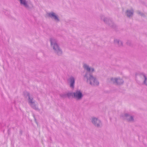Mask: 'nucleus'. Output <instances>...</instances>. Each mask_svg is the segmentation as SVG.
Wrapping results in <instances>:
<instances>
[{
    "label": "nucleus",
    "instance_id": "nucleus-17",
    "mask_svg": "<svg viewBox=\"0 0 147 147\" xmlns=\"http://www.w3.org/2000/svg\"><path fill=\"white\" fill-rule=\"evenodd\" d=\"M138 13L141 15V16H142L143 15V14L142 13H141L140 11L138 12Z\"/></svg>",
    "mask_w": 147,
    "mask_h": 147
},
{
    "label": "nucleus",
    "instance_id": "nucleus-12",
    "mask_svg": "<svg viewBox=\"0 0 147 147\" xmlns=\"http://www.w3.org/2000/svg\"><path fill=\"white\" fill-rule=\"evenodd\" d=\"M134 10L133 9L127 10L125 12V15L129 18L132 17L133 15Z\"/></svg>",
    "mask_w": 147,
    "mask_h": 147
},
{
    "label": "nucleus",
    "instance_id": "nucleus-1",
    "mask_svg": "<svg viewBox=\"0 0 147 147\" xmlns=\"http://www.w3.org/2000/svg\"><path fill=\"white\" fill-rule=\"evenodd\" d=\"M84 69L87 71L84 76V79L86 80L87 83L92 86H98L99 83L97 79L93 76L92 73L94 71L93 68H90L89 66L86 64L83 65Z\"/></svg>",
    "mask_w": 147,
    "mask_h": 147
},
{
    "label": "nucleus",
    "instance_id": "nucleus-8",
    "mask_svg": "<svg viewBox=\"0 0 147 147\" xmlns=\"http://www.w3.org/2000/svg\"><path fill=\"white\" fill-rule=\"evenodd\" d=\"M109 80L113 84L117 85H121L123 82V80L119 78H111Z\"/></svg>",
    "mask_w": 147,
    "mask_h": 147
},
{
    "label": "nucleus",
    "instance_id": "nucleus-16",
    "mask_svg": "<svg viewBox=\"0 0 147 147\" xmlns=\"http://www.w3.org/2000/svg\"><path fill=\"white\" fill-rule=\"evenodd\" d=\"M66 94H60V96L62 97H64L66 96Z\"/></svg>",
    "mask_w": 147,
    "mask_h": 147
},
{
    "label": "nucleus",
    "instance_id": "nucleus-5",
    "mask_svg": "<svg viewBox=\"0 0 147 147\" xmlns=\"http://www.w3.org/2000/svg\"><path fill=\"white\" fill-rule=\"evenodd\" d=\"M91 121L92 124L97 127H100L102 126V123L100 120L98 118L92 117L91 119Z\"/></svg>",
    "mask_w": 147,
    "mask_h": 147
},
{
    "label": "nucleus",
    "instance_id": "nucleus-2",
    "mask_svg": "<svg viewBox=\"0 0 147 147\" xmlns=\"http://www.w3.org/2000/svg\"><path fill=\"white\" fill-rule=\"evenodd\" d=\"M50 40L51 47L53 49L55 53L59 56L61 55L62 51L57 43V40L54 38H51Z\"/></svg>",
    "mask_w": 147,
    "mask_h": 147
},
{
    "label": "nucleus",
    "instance_id": "nucleus-14",
    "mask_svg": "<svg viewBox=\"0 0 147 147\" xmlns=\"http://www.w3.org/2000/svg\"><path fill=\"white\" fill-rule=\"evenodd\" d=\"M74 92H69L67 93L66 95L68 98H70L71 96L74 98Z\"/></svg>",
    "mask_w": 147,
    "mask_h": 147
},
{
    "label": "nucleus",
    "instance_id": "nucleus-4",
    "mask_svg": "<svg viewBox=\"0 0 147 147\" xmlns=\"http://www.w3.org/2000/svg\"><path fill=\"white\" fill-rule=\"evenodd\" d=\"M100 19L103 20L104 22L108 25L109 26L113 28H115V25L114 24L111 20L105 17L103 15H101L100 16Z\"/></svg>",
    "mask_w": 147,
    "mask_h": 147
},
{
    "label": "nucleus",
    "instance_id": "nucleus-3",
    "mask_svg": "<svg viewBox=\"0 0 147 147\" xmlns=\"http://www.w3.org/2000/svg\"><path fill=\"white\" fill-rule=\"evenodd\" d=\"M24 94L25 97L28 98V103L31 107L36 110H38V107L35 104V102L33 100V97L30 95V94L27 92H24Z\"/></svg>",
    "mask_w": 147,
    "mask_h": 147
},
{
    "label": "nucleus",
    "instance_id": "nucleus-6",
    "mask_svg": "<svg viewBox=\"0 0 147 147\" xmlns=\"http://www.w3.org/2000/svg\"><path fill=\"white\" fill-rule=\"evenodd\" d=\"M74 99L76 100L79 101L82 99L83 95L80 90H78L74 92Z\"/></svg>",
    "mask_w": 147,
    "mask_h": 147
},
{
    "label": "nucleus",
    "instance_id": "nucleus-15",
    "mask_svg": "<svg viewBox=\"0 0 147 147\" xmlns=\"http://www.w3.org/2000/svg\"><path fill=\"white\" fill-rule=\"evenodd\" d=\"M143 79L144 80L143 83L147 85V77L144 74L143 75Z\"/></svg>",
    "mask_w": 147,
    "mask_h": 147
},
{
    "label": "nucleus",
    "instance_id": "nucleus-13",
    "mask_svg": "<svg viewBox=\"0 0 147 147\" xmlns=\"http://www.w3.org/2000/svg\"><path fill=\"white\" fill-rule=\"evenodd\" d=\"M114 42L116 45H118L119 47L122 46V42L118 39H115L114 40Z\"/></svg>",
    "mask_w": 147,
    "mask_h": 147
},
{
    "label": "nucleus",
    "instance_id": "nucleus-11",
    "mask_svg": "<svg viewBox=\"0 0 147 147\" xmlns=\"http://www.w3.org/2000/svg\"><path fill=\"white\" fill-rule=\"evenodd\" d=\"M124 118L128 121L133 122L134 120L133 117L128 113H125L124 115Z\"/></svg>",
    "mask_w": 147,
    "mask_h": 147
},
{
    "label": "nucleus",
    "instance_id": "nucleus-9",
    "mask_svg": "<svg viewBox=\"0 0 147 147\" xmlns=\"http://www.w3.org/2000/svg\"><path fill=\"white\" fill-rule=\"evenodd\" d=\"M21 5L23 6L25 8L27 9H29L33 7L32 5H31V7H30L28 3V1L26 0H18Z\"/></svg>",
    "mask_w": 147,
    "mask_h": 147
},
{
    "label": "nucleus",
    "instance_id": "nucleus-7",
    "mask_svg": "<svg viewBox=\"0 0 147 147\" xmlns=\"http://www.w3.org/2000/svg\"><path fill=\"white\" fill-rule=\"evenodd\" d=\"M48 16L52 20H54L56 22H58L60 21L59 16L55 13L51 12L47 13Z\"/></svg>",
    "mask_w": 147,
    "mask_h": 147
},
{
    "label": "nucleus",
    "instance_id": "nucleus-10",
    "mask_svg": "<svg viewBox=\"0 0 147 147\" xmlns=\"http://www.w3.org/2000/svg\"><path fill=\"white\" fill-rule=\"evenodd\" d=\"M68 82L70 84V87L72 88L74 87L75 79L73 76H70L67 80Z\"/></svg>",
    "mask_w": 147,
    "mask_h": 147
}]
</instances>
